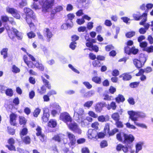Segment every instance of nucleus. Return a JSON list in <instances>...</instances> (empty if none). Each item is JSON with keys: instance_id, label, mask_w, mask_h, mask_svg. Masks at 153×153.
Wrapping results in <instances>:
<instances>
[{"instance_id": "obj_46", "label": "nucleus", "mask_w": 153, "mask_h": 153, "mask_svg": "<svg viewBox=\"0 0 153 153\" xmlns=\"http://www.w3.org/2000/svg\"><path fill=\"white\" fill-rule=\"evenodd\" d=\"M94 91H91L85 93L84 96L85 97H88L91 96L94 94Z\"/></svg>"}, {"instance_id": "obj_30", "label": "nucleus", "mask_w": 153, "mask_h": 153, "mask_svg": "<svg viewBox=\"0 0 153 153\" xmlns=\"http://www.w3.org/2000/svg\"><path fill=\"white\" fill-rule=\"evenodd\" d=\"M37 92L40 94H42L45 93L46 91V89L44 85H43L41 88V89L39 88L37 89Z\"/></svg>"}, {"instance_id": "obj_38", "label": "nucleus", "mask_w": 153, "mask_h": 153, "mask_svg": "<svg viewBox=\"0 0 153 153\" xmlns=\"http://www.w3.org/2000/svg\"><path fill=\"white\" fill-rule=\"evenodd\" d=\"M99 123L97 122H95L92 123L91 127L94 129L97 130L99 128L98 126H99Z\"/></svg>"}, {"instance_id": "obj_2", "label": "nucleus", "mask_w": 153, "mask_h": 153, "mask_svg": "<svg viewBox=\"0 0 153 153\" xmlns=\"http://www.w3.org/2000/svg\"><path fill=\"white\" fill-rule=\"evenodd\" d=\"M129 115V118L133 121H137L139 117L144 118L146 117V114L143 112H135L133 111H128Z\"/></svg>"}, {"instance_id": "obj_22", "label": "nucleus", "mask_w": 153, "mask_h": 153, "mask_svg": "<svg viewBox=\"0 0 153 153\" xmlns=\"http://www.w3.org/2000/svg\"><path fill=\"white\" fill-rule=\"evenodd\" d=\"M56 121L55 120L52 119L49 121L48 126L50 127L55 128L56 126Z\"/></svg>"}, {"instance_id": "obj_37", "label": "nucleus", "mask_w": 153, "mask_h": 153, "mask_svg": "<svg viewBox=\"0 0 153 153\" xmlns=\"http://www.w3.org/2000/svg\"><path fill=\"white\" fill-rule=\"evenodd\" d=\"M134 123L136 126L141 127V128L145 129L147 128V126L145 124L143 123H140L136 122V121H133Z\"/></svg>"}, {"instance_id": "obj_50", "label": "nucleus", "mask_w": 153, "mask_h": 153, "mask_svg": "<svg viewBox=\"0 0 153 153\" xmlns=\"http://www.w3.org/2000/svg\"><path fill=\"white\" fill-rule=\"evenodd\" d=\"M92 64L94 67H99L100 66V62L98 60L94 61L92 62Z\"/></svg>"}, {"instance_id": "obj_15", "label": "nucleus", "mask_w": 153, "mask_h": 153, "mask_svg": "<svg viewBox=\"0 0 153 153\" xmlns=\"http://www.w3.org/2000/svg\"><path fill=\"white\" fill-rule=\"evenodd\" d=\"M125 53L128 55L133 54H136L138 52V50L137 48H125Z\"/></svg>"}, {"instance_id": "obj_28", "label": "nucleus", "mask_w": 153, "mask_h": 153, "mask_svg": "<svg viewBox=\"0 0 153 153\" xmlns=\"http://www.w3.org/2000/svg\"><path fill=\"white\" fill-rule=\"evenodd\" d=\"M8 48H3L1 52V55H3V58L6 59L7 57Z\"/></svg>"}, {"instance_id": "obj_35", "label": "nucleus", "mask_w": 153, "mask_h": 153, "mask_svg": "<svg viewBox=\"0 0 153 153\" xmlns=\"http://www.w3.org/2000/svg\"><path fill=\"white\" fill-rule=\"evenodd\" d=\"M42 79L44 82V83L45 84L46 86L49 89H51V85L49 84V81L45 79L43 76H42Z\"/></svg>"}, {"instance_id": "obj_42", "label": "nucleus", "mask_w": 153, "mask_h": 153, "mask_svg": "<svg viewBox=\"0 0 153 153\" xmlns=\"http://www.w3.org/2000/svg\"><path fill=\"white\" fill-rule=\"evenodd\" d=\"M50 116L49 114H43V116L42 117V119L43 121L47 122L48 120V118Z\"/></svg>"}, {"instance_id": "obj_44", "label": "nucleus", "mask_w": 153, "mask_h": 153, "mask_svg": "<svg viewBox=\"0 0 153 153\" xmlns=\"http://www.w3.org/2000/svg\"><path fill=\"white\" fill-rule=\"evenodd\" d=\"M87 120L86 119H84L83 120V117L82 118V119H80V120L79 121V122H80L81 123V125L83 126H87L88 125V123L87 122Z\"/></svg>"}, {"instance_id": "obj_64", "label": "nucleus", "mask_w": 153, "mask_h": 153, "mask_svg": "<svg viewBox=\"0 0 153 153\" xmlns=\"http://www.w3.org/2000/svg\"><path fill=\"white\" fill-rule=\"evenodd\" d=\"M24 112L27 115H28L31 112V110L28 107L25 108L24 109Z\"/></svg>"}, {"instance_id": "obj_8", "label": "nucleus", "mask_w": 153, "mask_h": 153, "mask_svg": "<svg viewBox=\"0 0 153 153\" xmlns=\"http://www.w3.org/2000/svg\"><path fill=\"white\" fill-rule=\"evenodd\" d=\"M9 26H7L6 28L7 30V33L9 37L11 39L12 38H13L14 37H16L18 39H19V31L18 30L15 28H13V32L14 33L13 36L12 35V32L9 30Z\"/></svg>"}, {"instance_id": "obj_32", "label": "nucleus", "mask_w": 153, "mask_h": 153, "mask_svg": "<svg viewBox=\"0 0 153 153\" xmlns=\"http://www.w3.org/2000/svg\"><path fill=\"white\" fill-rule=\"evenodd\" d=\"M146 56L144 54H141L140 56V61L143 63V65L146 62Z\"/></svg>"}, {"instance_id": "obj_62", "label": "nucleus", "mask_w": 153, "mask_h": 153, "mask_svg": "<svg viewBox=\"0 0 153 153\" xmlns=\"http://www.w3.org/2000/svg\"><path fill=\"white\" fill-rule=\"evenodd\" d=\"M116 124L118 128H122L123 127L122 123L119 120L116 121Z\"/></svg>"}, {"instance_id": "obj_34", "label": "nucleus", "mask_w": 153, "mask_h": 153, "mask_svg": "<svg viewBox=\"0 0 153 153\" xmlns=\"http://www.w3.org/2000/svg\"><path fill=\"white\" fill-rule=\"evenodd\" d=\"M27 122L26 118L22 116H20V124L25 125Z\"/></svg>"}, {"instance_id": "obj_7", "label": "nucleus", "mask_w": 153, "mask_h": 153, "mask_svg": "<svg viewBox=\"0 0 153 153\" xmlns=\"http://www.w3.org/2000/svg\"><path fill=\"white\" fill-rule=\"evenodd\" d=\"M123 137L124 140L123 141V143L126 144H131V143L133 142L134 139V136L131 134L128 135L124 133Z\"/></svg>"}, {"instance_id": "obj_10", "label": "nucleus", "mask_w": 153, "mask_h": 153, "mask_svg": "<svg viewBox=\"0 0 153 153\" xmlns=\"http://www.w3.org/2000/svg\"><path fill=\"white\" fill-rule=\"evenodd\" d=\"M88 138L91 139L93 138H96L97 135V131L95 130L90 129L88 131Z\"/></svg>"}, {"instance_id": "obj_19", "label": "nucleus", "mask_w": 153, "mask_h": 153, "mask_svg": "<svg viewBox=\"0 0 153 153\" xmlns=\"http://www.w3.org/2000/svg\"><path fill=\"white\" fill-rule=\"evenodd\" d=\"M63 10V7L61 6H58L55 7L54 9L52 11L51 14L53 16L57 12H59Z\"/></svg>"}, {"instance_id": "obj_1", "label": "nucleus", "mask_w": 153, "mask_h": 153, "mask_svg": "<svg viewBox=\"0 0 153 153\" xmlns=\"http://www.w3.org/2000/svg\"><path fill=\"white\" fill-rule=\"evenodd\" d=\"M147 10H145V13L141 15L140 12H137L133 14V16L135 20L136 21L142 19L141 22H140V24L141 25H143L144 23L147 20Z\"/></svg>"}, {"instance_id": "obj_29", "label": "nucleus", "mask_w": 153, "mask_h": 153, "mask_svg": "<svg viewBox=\"0 0 153 153\" xmlns=\"http://www.w3.org/2000/svg\"><path fill=\"white\" fill-rule=\"evenodd\" d=\"M120 117V115L118 113H114L111 115L112 118L116 121L119 120Z\"/></svg>"}, {"instance_id": "obj_33", "label": "nucleus", "mask_w": 153, "mask_h": 153, "mask_svg": "<svg viewBox=\"0 0 153 153\" xmlns=\"http://www.w3.org/2000/svg\"><path fill=\"white\" fill-rule=\"evenodd\" d=\"M92 81L97 84H100L101 82V78L98 76L94 77L92 79Z\"/></svg>"}, {"instance_id": "obj_31", "label": "nucleus", "mask_w": 153, "mask_h": 153, "mask_svg": "<svg viewBox=\"0 0 153 153\" xmlns=\"http://www.w3.org/2000/svg\"><path fill=\"white\" fill-rule=\"evenodd\" d=\"M136 153H138L142 148V144L141 143H137L136 145Z\"/></svg>"}, {"instance_id": "obj_18", "label": "nucleus", "mask_w": 153, "mask_h": 153, "mask_svg": "<svg viewBox=\"0 0 153 153\" xmlns=\"http://www.w3.org/2000/svg\"><path fill=\"white\" fill-rule=\"evenodd\" d=\"M120 77L123 78V79L124 80L127 81L129 80L131 78V75L127 73H124L119 76Z\"/></svg>"}, {"instance_id": "obj_11", "label": "nucleus", "mask_w": 153, "mask_h": 153, "mask_svg": "<svg viewBox=\"0 0 153 153\" xmlns=\"http://www.w3.org/2000/svg\"><path fill=\"white\" fill-rule=\"evenodd\" d=\"M106 105V104L105 102L98 103L97 104L95 107V110L97 112H100L102 111V108Z\"/></svg>"}, {"instance_id": "obj_16", "label": "nucleus", "mask_w": 153, "mask_h": 153, "mask_svg": "<svg viewBox=\"0 0 153 153\" xmlns=\"http://www.w3.org/2000/svg\"><path fill=\"white\" fill-rule=\"evenodd\" d=\"M45 35L48 39V42L50 41V39L53 36V34L51 31L48 28H46L45 29Z\"/></svg>"}, {"instance_id": "obj_53", "label": "nucleus", "mask_w": 153, "mask_h": 153, "mask_svg": "<svg viewBox=\"0 0 153 153\" xmlns=\"http://www.w3.org/2000/svg\"><path fill=\"white\" fill-rule=\"evenodd\" d=\"M100 146L102 148H103L107 146H108L107 142L105 140L102 141L100 143Z\"/></svg>"}, {"instance_id": "obj_24", "label": "nucleus", "mask_w": 153, "mask_h": 153, "mask_svg": "<svg viewBox=\"0 0 153 153\" xmlns=\"http://www.w3.org/2000/svg\"><path fill=\"white\" fill-rule=\"evenodd\" d=\"M98 120L100 122H103L108 120V116L104 117L103 115H101L98 117Z\"/></svg>"}, {"instance_id": "obj_48", "label": "nucleus", "mask_w": 153, "mask_h": 153, "mask_svg": "<svg viewBox=\"0 0 153 153\" xmlns=\"http://www.w3.org/2000/svg\"><path fill=\"white\" fill-rule=\"evenodd\" d=\"M12 71L14 73H17L19 72V68L16 67L15 65H13L12 66Z\"/></svg>"}, {"instance_id": "obj_58", "label": "nucleus", "mask_w": 153, "mask_h": 153, "mask_svg": "<svg viewBox=\"0 0 153 153\" xmlns=\"http://www.w3.org/2000/svg\"><path fill=\"white\" fill-rule=\"evenodd\" d=\"M27 35L28 38L30 39L34 38L35 36V34L32 31H31L27 33Z\"/></svg>"}, {"instance_id": "obj_56", "label": "nucleus", "mask_w": 153, "mask_h": 153, "mask_svg": "<svg viewBox=\"0 0 153 153\" xmlns=\"http://www.w3.org/2000/svg\"><path fill=\"white\" fill-rule=\"evenodd\" d=\"M69 67L71 68L73 71L74 72L77 73V74H79V72L75 68H74V67L71 64H69L68 65Z\"/></svg>"}, {"instance_id": "obj_51", "label": "nucleus", "mask_w": 153, "mask_h": 153, "mask_svg": "<svg viewBox=\"0 0 153 153\" xmlns=\"http://www.w3.org/2000/svg\"><path fill=\"white\" fill-rule=\"evenodd\" d=\"M139 84V82H133L131 83L129 85L131 88H135L137 87Z\"/></svg>"}, {"instance_id": "obj_14", "label": "nucleus", "mask_w": 153, "mask_h": 153, "mask_svg": "<svg viewBox=\"0 0 153 153\" xmlns=\"http://www.w3.org/2000/svg\"><path fill=\"white\" fill-rule=\"evenodd\" d=\"M132 146V144H126L125 146H123L122 150L125 153L127 152H130L131 153H133L134 151L131 150Z\"/></svg>"}, {"instance_id": "obj_17", "label": "nucleus", "mask_w": 153, "mask_h": 153, "mask_svg": "<svg viewBox=\"0 0 153 153\" xmlns=\"http://www.w3.org/2000/svg\"><path fill=\"white\" fill-rule=\"evenodd\" d=\"M85 39L87 40V41H88L86 44L87 47L89 48H98V47L97 48L93 47V43L95 42V40L94 39H87L86 37H85Z\"/></svg>"}, {"instance_id": "obj_6", "label": "nucleus", "mask_w": 153, "mask_h": 153, "mask_svg": "<svg viewBox=\"0 0 153 153\" xmlns=\"http://www.w3.org/2000/svg\"><path fill=\"white\" fill-rule=\"evenodd\" d=\"M68 125L70 129L74 132L79 134H80L81 133V130L76 123H71Z\"/></svg>"}, {"instance_id": "obj_52", "label": "nucleus", "mask_w": 153, "mask_h": 153, "mask_svg": "<svg viewBox=\"0 0 153 153\" xmlns=\"http://www.w3.org/2000/svg\"><path fill=\"white\" fill-rule=\"evenodd\" d=\"M5 146L8 149L10 150H16L14 146L13 145H7Z\"/></svg>"}, {"instance_id": "obj_39", "label": "nucleus", "mask_w": 153, "mask_h": 153, "mask_svg": "<svg viewBox=\"0 0 153 153\" xmlns=\"http://www.w3.org/2000/svg\"><path fill=\"white\" fill-rule=\"evenodd\" d=\"M73 25V24H64L61 26V28L63 29H66L68 27H72Z\"/></svg>"}, {"instance_id": "obj_61", "label": "nucleus", "mask_w": 153, "mask_h": 153, "mask_svg": "<svg viewBox=\"0 0 153 153\" xmlns=\"http://www.w3.org/2000/svg\"><path fill=\"white\" fill-rule=\"evenodd\" d=\"M17 116L16 114L13 113L11 114L10 116V120H16V118Z\"/></svg>"}, {"instance_id": "obj_57", "label": "nucleus", "mask_w": 153, "mask_h": 153, "mask_svg": "<svg viewBox=\"0 0 153 153\" xmlns=\"http://www.w3.org/2000/svg\"><path fill=\"white\" fill-rule=\"evenodd\" d=\"M42 129L40 127L38 126L36 129V131L37 133H36V135L37 136H39L40 135L42 134Z\"/></svg>"}, {"instance_id": "obj_4", "label": "nucleus", "mask_w": 153, "mask_h": 153, "mask_svg": "<svg viewBox=\"0 0 153 153\" xmlns=\"http://www.w3.org/2000/svg\"><path fill=\"white\" fill-rule=\"evenodd\" d=\"M42 5V11L46 12L47 10L51 7L53 5L54 0H41Z\"/></svg>"}, {"instance_id": "obj_9", "label": "nucleus", "mask_w": 153, "mask_h": 153, "mask_svg": "<svg viewBox=\"0 0 153 153\" xmlns=\"http://www.w3.org/2000/svg\"><path fill=\"white\" fill-rule=\"evenodd\" d=\"M66 134L70 141V143L72 145H74L76 143L75 136L73 134L69 132H67Z\"/></svg>"}, {"instance_id": "obj_27", "label": "nucleus", "mask_w": 153, "mask_h": 153, "mask_svg": "<svg viewBox=\"0 0 153 153\" xmlns=\"http://www.w3.org/2000/svg\"><path fill=\"white\" fill-rule=\"evenodd\" d=\"M125 100L123 96L121 94L118 95L117 97L116 98V101L117 102H123Z\"/></svg>"}, {"instance_id": "obj_26", "label": "nucleus", "mask_w": 153, "mask_h": 153, "mask_svg": "<svg viewBox=\"0 0 153 153\" xmlns=\"http://www.w3.org/2000/svg\"><path fill=\"white\" fill-rule=\"evenodd\" d=\"M5 93L7 96L11 97L13 95V92L11 88H7L5 91Z\"/></svg>"}, {"instance_id": "obj_12", "label": "nucleus", "mask_w": 153, "mask_h": 153, "mask_svg": "<svg viewBox=\"0 0 153 153\" xmlns=\"http://www.w3.org/2000/svg\"><path fill=\"white\" fill-rule=\"evenodd\" d=\"M6 10L8 13L12 14L14 17H16L17 19H19V18H18L17 16V11L16 9L13 8H10L8 7L6 8Z\"/></svg>"}, {"instance_id": "obj_41", "label": "nucleus", "mask_w": 153, "mask_h": 153, "mask_svg": "<svg viewBox=\"0 0 153 153\" xmlns=\"http://www.w3.org/2000/svg\"><path fill=\"white\" fill-rule=\"evenodd\" d=\"M35 66L36 68L39 69L40 70L43 71L44 69V67L42 64L37 63L35 64Z\"/></svg>"}, {"instance_id": "obj_20", "label": "nucleus", "mask_w": 153, "mask_h": 153, "mask_svg": "<svg viewBox=\"0 0 153 153\" xmlns=\"http://www.w3.org/2000/svg\"><path fill=\"white\" fill-rule=\"evenodd\" d=\"M21 137L22 141L25 144H28L30 143V139L29 136H25L24 137L22 136Z\"/></svg>"}, {"instance_id": "obj_40", "label": "nucleus", "mask_w": 153, "mask_h": 153, "mask_svg": "<svg viewBox=\"0 0 153 153\" xmlns=\"http://www.w3.org/2000/svg\"><path fill=\"white\" fill-rule=\"evenodd\" d=\"M7 132L10 134L13 135L15 134V131L14 129L10 127H7Z\"/></svg>"}, {"instance_id": "obj_63", "label": "nucleus", "mask_w": 153, "mask_h": 153, "mask_svg": "<svg viewBox=\"0 0 153 153\" xmlns=\"http://www.w3.org/2000/svg\"><path fill=\"white\" fill-rule=\"evenodd\" d=\"M19 102V100L18 97L15 98L12 102L15 106L18 105Z\"/></svg>"}, {"instance_id": "obj_13", "label": "nucleus", "mask_w": 153, "mask_h": 153, "mask_svg": "<svg viewBox=\"0 0 153 153\" xmlns=\"http://www.w3.org/2000/svg\"><path fill=\"white\" fill-rule=\"evenodd\" d=\"M79 39V37L76 35H74L72 36V42L70 45V48H75L76 47V43L75 41L78 40Z\"/></svg>"}, {"instance_id": "obj_49", "label": "nucleus", "mask_w": 153, "mask_h": 153, "mask_svg": "<svg viewBox=\"0 0 153 153\" xmlns=\"http://www.w3.org/2000/svg\"><path fill=\"white\" fill-rule=\"evenodd\" d=\"M1 19L3 22H7L9 20L8 17L7 16H1Z\"/></svg>"}, {"instance_id": "obj_21", "label": "nucleus", "mask_w": 153, "mask_h": 153, "mask_svg": "<svg viewBox=\"0 0 153 153\" xmlns=\"http://www.w3.org/2000/svg\"><path fill=\"white\" fill-rule=\"evenodd\" d=\"M133 63L135 66L138 68H140L142 66V63L140 60L137 59H134Z\"/></svg>"}, {"instance_id": "obj_36", "label": "nucleus", "mask_w": 153, "mask_h": 153, "mask_svg": "<svg viewBox=\"0 0 153 153\" xmlns=\"http://www.w3.org/2000/svg\"><path fill=\"white\" fill-rule=\"evenodd\" d=\"M41 110L39 108H36L33 113V116L37 117L41 112Z\"/></svg>"}, {"instance_id": "obj_55", "label": "nucleus", "mask_w": 153, "mask_h": 153, "mask_svg": "<svg viewBox=\"0 0 153 153\" xmlns=\"http://www.w3.org/2000/svg\"><path fill=\"white\" fill-rule=\"evenodd\" d=\"M83 84L85 86V87L88 89H91L92 87V85L88 82H83Z\"/></svg>"}, {"instance_id": "obj_25", "label": "nucleus", "mask_w": 153, "mask_h": 153, "mask_svg": "<svg viewBox=\"0 0 153 153\" xmlns=\"http://www.w3.org/2000/svg\"><path fill=\"white\" fill-rule=\"evenodd\" d=\"M64 135L63 134H59L55 136L53 138V139L55 140L56 141H58V142H60L61 140V137L62 136H64Z\"/></svg>"}, {"instance_id": "obj_3", "label": "nucleus", "mask_w": 153, "mask_h": 153, "mask_svg": "<svg viewBox=\"0 0 153 153\" xmlns=\"http://www.w3.org/2000/svg\"><path fill=\"white\" fill-rule=\"evenodd\" d=\"M74 119L77 122H79L80 119H82L83 117V115L84 114V111L82 108H76L74 109Z\"/></svg>"}, {"instance_id": "obj_60", "label": "nucleus", "mask_w": 153, "mask_h": 153, "mask_svg": "<svg viewBox=\"0 0 153 153\" xmlns=\"http://www.w3.org/2000/svg\"><path fill=\"white\" fill-rule=\"evenodd\" d=\"M76 22L78 24L81 25L83 24L85 22V21L82 17L81 19H77Z\"/></svg>"}, {"instance_id": "obj_45", "label": "nucleus", "mask_w": 153, "mask_h": 153, "mask_svg": "<svg viewBox=\"0 0 153 153\" xmlns=\"http://www.w3.org/2000/svg\"><path fill=\"white\" fill-rule=\"evenodd\" d=\"M93 102L92 101H87L84 104V106L88 108H89L92 105Z\"/></svg>"}, {"instance_id": "obj_43", "label": "nucleus", "mask_w": 153, "mask_h": 153, "mask_svg": "<svg viewBox=\"0 0 153 153\" xmlns=\"http://www.w3.org/2000/svg\"><path fill=\"white\" fill-rule=\"evenodd\" d=\"M135 34V32L134 31L129 32L127 33L126 36L127 38H131L134 36Z\"/></svg>"}, {"instance_id": "obj_23", "label": "nucleus", "mask_w": 153, "mask_h": 153, "mask_svg": "<svg viewBox=\"0 0 153 153\" xmlns=\"http://www.w3.org/2000/svg\"><path fill=\"white\" fill-rule=\"evenodd\" d=\"M28 129L26 127H24L22 129L20 133L21 137L25 136L28 133Z\"/></svg>"}, {"instance_id": "obj_54", "label": "nucleus", "mask_w": 153, "mask_h": 153, "mask_svg": "<svg viewBox=\"0 0 153 153\" xmlns=\"http://www.w3.org/2000/svg\"><path fill=\"white\" fill-rule=\"evenodd\" d=\"M118 130L116 128L113 129L109 133V136H113L116 133L118 132Z\"/></svg>"}, {"instance_id": "obj_59", "label": "nucleus", "mask_w": 153, "mask_h": 153, "mask_svg": "<svg viewBox=\"0 0 153 153\" xmlns=\"http://www.w3.org/2000/svg\"><path fill=\"white\" fill-rule=\"evenodd\" d=\"M88 114L89 115L94 118H97L98 117L97 114H96L94 112L92 111H89Z\"/></svg>"}, {"instance_id": "obj_5", "label": "nucleus", "mask_w": 153, "mask_h": 153, "mask_svg": "<svg viewBox=\"0 0 153 153\" xmlns=\"http://www.w3.org/2000/svg\"><path fill=\"white\" fill-rule=\"evenodd\" d=\"M60 119L68 125V122L70 123L72 119L69 114L66 112L61 113L60 115Z\"/></svg>"}, {"instance_id": "obj_47", "label": "nucleus", "mask_w": 153, "mask_h": 153, "mask_svg": "<svg viewBox=\"0 0 153 153\" xmlns=\"http://www.w3.org/2000/svg\"><path fill=\"white\" fill-rule=\"evenodd\" d=\"M26 17H30L33 19H35L36 18L35 15L32 10V13H30V12H29V13L27 15Z\"/></svg>"}]
</instances>
